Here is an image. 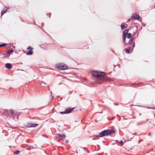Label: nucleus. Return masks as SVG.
I'll return each mask as SVG.
<instances>
[{
  "instance_id": "1",
  "label": "nucleus",
  "mask_w": 155,
  "mask_h": 155,
  "mask_svg": "<svg viewBox=\"0 0 155 155\" xmlns=\"http://www.w3.org/2000/svg\"><path fill=\"white\" fill-rule=\"evenodd\" d=\"M104 74L103 72H98L97 71H94L92 73L93 76L99 78L101 80L103 81H108L109 80L108 78L106 76H104Z\"/></svg>"
},
{
  "instance_id": "2",
  "label": "nucleus",
  "mask_w": 155,
  "mask_h": 155,
  "mask_svg": "<svg viewBox=\"0 0 155 155\" xmlns=\"http://www.w3.org/2000/svg\"><path fill=\"white\" fill-rule=\"evenodd\" d=\"M115 131L114 130H104L101 132L99 135L97 136L96 137H102L104 136H107L110 135L112 134L115 133Z\"/></svg>"
},
{
  "instance_id": "3",
  "label": "nucleus",
  "mask_w": 155,
  "mask_h": 155,
  "mask_svg": "<svg viewBox=\"0 0 155 155\" xmlns=\"http://www.w3.org/2000/svg\"><path fill=\"white\" fill-rule=\"evenodd\" d=\"M3 114L5 116L7 117H11L15 114V111L13 109L5 110Z\"/></svg>"
},
{
  "instance_id": "4",
  "label": "nucleus",
  "mask_w": 155,
  "mask_h": 155,
  "mask_svg": "<svg viewBox=\"0 0 155 155\" xmlns=\"http://www.w3.org/2000/svg\"><path fill=\"white\" fill-rule=\"evenodd\" d=\"M56 66L57 68L60 70H65L68 68L67 65L61 63L57 64Z\"/></svg>"
},
{
  "instance_id": "5",
  "label": "nucleus",
  "mask_w": 155,
  "mask_h": 155,
  "mask_svg": "<svg viewBox=\"0 0 155 155\" xmlns=\"http://www.w3.org/2000/svg\"><path fill=\"white\" fill-rule=\"evenodd\" d=\"M128 44L130 45L129 46V49L130 50H131L132 51L133 48L135 46V43L134 41H133V38H131V39L129 40L128 42Z\"/></svg>"
},
{
  "instance_id": "6",
  "label": "nucleus",
  "mask_w": 155,
  "mask_h": 155,
  "mask_svg": "<svg viewBox=\"0 0 155 155\" xmlns=\"http://www.w3.org/2000/svg\"><path fill=\"white\" fill-rule=\"evenodd\" d=\"M74 109V108H68L66 109L64 112H60L61 114H66L71 113Z\"/></svg>"
},
{
  "instance_id": "7",
  "label": "nucleus",
  "mask_w": 155,
  "mask_h": 155,
  "mask_svg": "<svg viewBox=\"0 0 155 155\" xmlns=\"http://www.w3.org/2000/svg\"><path fill=\"white\" fill-rule=\"evenodd\" d=\"M38 124H35L32 123H28L25 126L26 127L31 128V127H35L38 126Z\"/></svg>"
},
{
  "instance_id": "8",
  "label": "nucleus",
  "mask_w": 155,
  "mask_h": 155,
  "mask_svg": "<svg viewBox=\"0 0 155 155\" xmlns=\"http://www.w3.org/2000/svg\"><path fill=\"white\" fill-rule=\"evenodd\" d=\"M29 50L28 51V52L27 53V55H31L33 54V51L32 50L33 49V48L29 46L27 48Z\"/></svg>"
},
{
  "instance_id": "9",
  "label": "nucleus",
  "mask_w": 155,
  "mask_h": 155,
  "mask_svg": "<svg viewBox=\"0 0 155 155\" xmlns=\"http://www.w3.org/2000/svg\"><path fill=\"white\" fill-rule=\"evenodd\" d=\"M140 17L139 15L137 14H134L133 15V18L134 19H139Z\"/></svg>"
},
{
  "instance_id": "10",
  "label": "nucleus",
  "mask_w": 155,
  "mask_h": 155,
  "mask_svg": "<svg viewBox=\"0 0 155 155\" xmlns=\"http://www.w3.org/2000/svg\"><path fill=\"white\" fill-rule=\"evenodd\" d=\"M5 66L6 68L8 69H10L12 68V65L9 63L6 64Z\"/></svg>"
},
{
  "instance_id": "11",
  "label": "nucleus",
  "mask_w": 155,
  "mask_h": 155,
  "mask_svg": "<svg viewBox=\"0 0 155 155\" xmlns=\"http://www.w3.org/2000/svg\"><path fill=\"white\" fill-rule=\"evenodd\" d=\"M59 137L61 139H64L66 137L65 134H58Z\"/></svg>"
},
{
  "instance_id": "12",
  "label": "nucleus",
  "mask_w": 155,
  "mask_h": 155,
  "mask_svg": "<svg viewBox=\"0 0 155 155\" xmlns=\"http://www.w3.org/2000/svg\"><path fill=\"white\" fill-rule=\"evenodd\" d=\"M127 35H125L124 34H123V40L124 41V43H125V41L126 40V37Z\"/></svg>"
},
{
  "instance_id": "13",
  "label": "nucleus",
  "mask_w": 155,
  "mask_h": 155,
  "mask_svg": "<svg viewBox=\"0 0 155 155\" xmlns=\"http://www.w3.org/2000/svg\"><path fill=\"white\" fill-rule=\"evenodd\" d=\"M132 37V35L131 33H129L127 34V38H130Z\"/></svg>"
},
{
  "instance_id": "14",
  "label": "nucleus",
  "mask_w": 155,
  "mask_h": 155,
  "mask_svg": "<svg viewBox=\"0 0 155 155\" xmlns=\"http://www.w3.org/2000/svg\"><path fill=\"white\" fill-rule=\"evenodd\" d=\"M128 29H126L123 32V34H124L125 35H127V33L128 32Z\"/></svg>"
},
{
  "instance_id": "15",
  "label": "nucleus",
  "mask_w": 155,
  "mask_h": 155,
  "mask_svg": "<svg viewBox=\"0 0 155 155\" xmlns=\"http://www.w3.org/2000/svg\"><path fill=\"white\" fill-rule=\"evenodd\" d=\"M128 29H126L123 32V34H124L125 35H127V33L128 32Z\"/></svg>"
},
{
  "instance_id": "16",
  "label": "nucleus",
  "mask_w": 155,
  "mask_h": 155,
  "mask_svg": "<svg viewBox=\"0 0 155 155\" xmlns=\"http://www.w3.org/2000/svg\"><path fill=\"white\" fill-rule=\"evenodd\" d=\"M6 12V10H3L1 12V17Z\"/></svg>"
},
{
  "instance_id": "17",
  "label": "nucleus",
  "mask_w": 155,
  "mask_h": 155,
  "mask_svg": "<svg viewBox=\"0 0 155 155\" xmlns=\"http://www.w3.org/2000/svg\"><path fill=\"white\" fill-rule=\"evenodd\" d=\"M129 50H130L129 49H129H125V51L126 53L127 54H129L130 52Z\"/></svg>"
},
{
  "instance_id": "18",
  "label": "nucleus",
  "mask_w": 155,
  "mask_h": 155,
  "mask_svg": "<svg viewBox=\"0 0 155 155\" xmlns=\"http://www.w3.org/2000/svg\"><path fill=\"white\" fill-rule=\"evenodd\" d=\"M20 152V151L19 150H16L15 151H14L13 153L14 154H18Z\"/></svg>"
},
{
  "instance_id": "19",
  "label": "nucleus",
  "mask_w": 155,
  "mask_h": 155,
  "mask_svg": "<svg viewBox=\"0 0 155 155\" xmlns=\"http://www.w3.org/2000/svg\"><path fill=\"white\" fill-rule=\"evenodd\" d=\"M13 51V50H9L7 52V54H11Z\"/></svg>"
},
{
  "instance_id": "20",
  "label": "nucleus",
  "mask_w": 155,
  "mask_h": 155,
  "mask_svg": "<svg viewBox=\"0 0 155 155\" xmlns=\"http://www.w3.org/2000/svg\"><path fill=\"white\" fill-rule=\"evenodd\" d=\"M6 44H0V47H2L5 46H6Z\"/></svg>"
},
{
  "instance_id": "21",
  "label": "nucleus",
  "mask_w": 155,
  "mask_h": 155,
  "mask_svg": "<svg viewBox=\"0 0 155 155\" xmlns=\"http://www.w3.org/2000/svg\"><path fill=\"white\" fill-rule=\"evenodd\" d=\"M121 27L122 29H123L125 28V26L124 25H121Z\"/></svg>"
},
{
  "instance_id": "22",
  "label": "nucleus",
  "mask_w": 155,
  "mask_h": 155,
  "mask_svg": "<svg viewBox=\"0 0 155 155\" xmlns=\"http://www.w3.org/2000/svg\"><path fill=\"white\" fill-rule=\"evenodd\" d=\"M119 143L120 144H122V145L124 143V142L122 140L120 141H119Z\"/></svg>"
},
{
  "instance_id": "23",
  "label": "nucleus",
  "mask_w": 155,
  "mask_h": 155,
  "mask_svg": "<svg viewBox=\"0 0 155 155\" xmlns=\"http://www.w3.org/2000/svg\"><path fill=\"white\" fill-rule=\"evenodd\" d=\"M131 19H132V18L128 19L127 21V22H129L130 21H131Z\"/></svg>"
},
{
  "instance_id": "24",
  "label": "nucleus",
  "mask_w": 155,
  "mask_h": 155,
  "mask_svg": "<svg viewBox=\"0 0 155 155\" xmlns=\"http://www.w3.org/2000/svg\"><path fill=\"white\" fill-rule=\"evenodd\" d=\"M49 18H50V17L51 15V13L49 14Z\"/></svg>"
}]
</instances>
